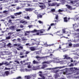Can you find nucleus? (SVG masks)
<instances>
[{
  "instance_id": "f257e3e1",
  "label": "nucleus",
  "mask_w": 79,
  "mask_h": 79,
  "mask_svg": "<svg viewBox=\"0 0 79 79\" xmlns=\"http://www.w3.org/2000/svg\"><path fill=\"white\" fill-rule=\"evenodd\" d=\"M52 57L53 58V60L52 61H44L43 63H46L47 64H50V63L52 62V61H56V63H60V64H64V63H65V61H60V59H58V58L56 57H54L53 56H52Z\"/></svg>"
},
{
  "instance_id": "f03ea898",
  "label": "nucleus",
  "mask_w": 79,
  "mask_h": 79,
  "mask_svg": "<svg viewBox=\"0 0 79 79\" xmlns=\"http://www.w3.org/2000/svg\"><path fill=\"white\" fill-rule=\"evenodd\" d=\"M32 32H37L36 35H44V34H42L45 32V30L43 29L37 30H36L34 29Z\"/></svg>"
},
{
  "instance_id": "7ed1b4c3",
  "label": "nucleus",
  "mask_w": 79,
  "mask_h": 79,
  "mask_svg": "<svg viewBox=\"0 0 79 79\" xmlns=\"http://www.w3.org/2000/svg\"><path fill=\"white\" fill-rule=\"evenodd\" d=\"M58 16L57 15H56V19H55V20L54 21L55 23H52L50 24V26H56V23H58Z\"/></svg>"
},
{
  "instance_id": "20e7f679",
  "label": "nucleus",
  "mask_w": 79,
  "mask_h": 79,
  "mask_svg": "<svg viewBox=\"0 0 79 79\" xmlns=\"http://www.w3.org/2000/svg\"><path fill=\"white\" fill-rule=\"evenodd\" d=\"M3 64H6V65H9L10 64L8 63L7 62H2V63H0V66H2Z\"/></svg>"
},
{
  "instance_id": "39448f33",
  "label": "nucleus",
  "mask_w": 79,
  "mask_h": 79,
  "mask_svg": "<svg viewBox=\"0 0 79 79\" xmlns=\"http://www.w3.org/2000/svg\"><path fill=\"white\" fill-rule=\"evenodd\" d=\"M46 52H47V53H54V50H52V49H50L49 50H46Z\"/></svg>"
},
{
  "instance_id": "423d86ee",
  "label": "nucleus",
  "mask_w": 79,
  "mask_h": 79,
  "mask_svg": "<svg viewBox=\"0 0 79 79\" xmlns=\"http://www.w3.org/2000/svg\"><path fill=\"white\" fill-rule=\"evenodd\" d=\"M22 13V12H17V13H14V15L15 16H18V15H21Z\"/></svg>"
},
{
  "instance_id": "0eeeda50",
  "label": "nucleus",
  "mask_w": 79,
  "mask_h": 79,
  "mask_svg": "<svg viewBox=\"0 0 79 79\" xmlns=\"http://www.w3.org/2000/svg\"><path fill=\"white\" fill-rule=\"evenodd\" d=\"M63 57H64V59H67V60L70 59V57H68V56L67 55H65L64 56H63Z\"/></svg>"
},
{
  "instance_id": "6e6552de",
  "label": "nucleus",
  "mask_w": 79,
  "mask_h": 79,
  "mask_svg": "<svg viewBox=\"0 0 79 79\" xmlns=\"http://www.w3.org/2000/svg\"><path fill=\"white\" fill-rule=\"evenodd\" d=\"M20 23H23V24H26L27 23V22L26 21H24L23 20H21L20 21Z\"/></svg>"
},
{
  "instance_id": "1a4fd4ad",
  "label": "nucleus",
  "mask_w": 79,
  "mask_h": 79,
  "mask_svg": "<svg viewBox=\"0 0 79 79\" xmlns=\"http://www.w3.org/2000/svg\"><path fill=\"white\" fill-rule=\"evenodd\" d=\"M71 69H72L74 71H79V69H78L77 68L75 67H74V68H71Z\"/></svg>"
},
{
  "instance_id": "9d476101",
  "label": "nucleus",
  "mask_w": 79,
  "mask_h": 79,
  "mask_svg": "<svg viewBox=\"0 0 79 79\" xmlns=\"http://www.w3.org/2000/svg\"><path fill=\"white\" fill-rule=\"evenodd\" d=\"M30 49L31 50V51H34V50H35V48L34 47H30Z\"/></svg>"
},
{
  "instance_id": "9b49d317",
  "label": "nucleus",
  "mask_w": 79,
  "mask_h": 79,
  "mask_svg": "<svg viewBox=\"0 0 79 79\" xmlns=\"http://www.w3.org/2000/svg\"><path fill=\"white\" fill-rule=\"evenodd\" d=\"M40 66H39L38 67H34L33 69L34 70H36L37 69H40V68L39 67H40Z\"/></svg>"
},
{
  "instance_id": "f8f14e48",
  "label": "nucleus",
  "mask_w": 79,
  "mask_h": 79,
  "mask_svg": "<svg viewBox=\"0 0 79 79\" xmlns=\"http://www.w3.org/2000/svg\"><path fill=\"white\" fill-rule=\"evenodd\" d=\"M26 11H32V9L31 8H26L25 9Z\"/></svg>"
},
{
  "instance_id": "ddd939ff",
  "label": "nucleus",
  "mask_w": 79,
  "mask_h": 79,
  "mask_svg": "<svg viewBox=\"0 0 79 79\" xmlns=\"http://www.w3.org/2000/svg\"><path fill=\"white\" fill-rule=\"evenodd\" d=\"M66 6L68 8H69V9H71L72 8V7L68 5H66Z\"/></svg>"
},
{
  "instance_id": "4468645a",
  "label": "nucleus",
  "mask_w": 79,
  "mask_h": 79,
  "mask_svg": "<svg viewBox=\"0 0 79 79\" xmlns=\"http://www.w3.org/2000/svg\"><path fill=\"white\" fill-rule=\"evenodd\" d=\"M4 73V74H5V76H6H6H8V75L9 74V73H9V72L8 71H6L5 72V73Z\"/></svg>"
},
{
  "instance_id": "2eb2a0df",
  "label": "nucleus",
  "mask_w": 79,
  "mask_h": 79,
  "mask_svg": "<svg viewBox=\"0 0 79 79\" xmlns=\"http://www.w3.org/2000/svg\"><path fill=\"white\" fill-rule=\"evenodd\" d=\"M73 26L74 27H78V24L75 23L74 24H73Z\"/></svg>"
},
{
  "instance_id": "dca6fc26",
  "label": "nucleus",
  "mask_w": 79,
  "mask_h": 79,
  "mask_svg": "<svg viewBox=\"0 0 79 79\" xmlns=\"http://www.w3.org/2000/svg\"><path fill=\"white\" fill-rule=\"evenodd\" d=\"M25 79H31V77H30V76H25Z\"/></svg>"
},
{
  "instance_id": "f3484780",
  "label": "nucleus",
  "mask_w": 79,
  "mask_h": 79,
  "mask_svg": "<svg viewBox=\"0 0 79 79\" xmlns=\"http://www.w3.org/2000/svg\"><path fill=\"white\" fill-rule=\"evenodd\" d=\"M49 6H55V3H53L52 4H48Z\"/></svg>"
},
{
  "instance_id": "a211bd4d",
  "label": "nucleus",
  "mask_w": 79,
  "mask_h": 79,
  "mask_svg": "<svg viewBox=\"0 0 79 79\" xmlns=\"http://www.w3.org/2000/svg\"><path fill=\"white\" fill-rule=\"evenodd\" d=\"M33 31H26L25 32L26 33H27V34H30V32H32V33H34L35 32H33Z\"/></svg>"
},
{
  "instance_id": "6ab92c4d",
  "label": "nucleus",
  "mask_w": 79,
  "mask_h": 79,
  "mask_svg": "<svg viewBox=\"0 0 79 79\" xmlns=\"http://www.w3.org/2000/svg\"><path fill=\"white\" fill-rule=\"evenodd\" d=\"M10 29H11V30H13L15 29V26H12L10 28Z\"/></svg>"
},
{
  "instance_id": "aec40b11",
  "label": "nucleus",
  "mask_w": 79,
  "mask_h": 79,
  "mask_svg": "<svg viewBox=\"0 0 79 79\" xmlns=\"http://www.w3.org/2000/svg\"><path fill=\"white\" fill-rule=\"evenodd\" d=\"M10 2H11V3H13V2H15V3H17L18 2L15 1V0H10Z\"/></svg>"
},
{
  "instance_id": "412c9836",
  "label": "nucleus",
  "mask_w": 79,
  "mask_h": 79,
  "mask_svg": "<svg viewBox=\"0 0 79 79\" xmlns=\"http://www.w3.org/2000/svg\"><path fill=\"white\" fill-rule=\"evenodd\" d=\"M47 66V65H44L42 67V69H44L45 68H46Z\"/></svg>"
},
{
  "instance_id": "4be33fe9",
  "label": "nucleus",
  "mask_w": 79,
  "mask_h": 79,
  "mask_svg": "<svg viewBox=\"0 0 79 79\" xmlns=\"http://www.w3.org/2000/svg\"><path fill=\"white\" fill-rule=\"evenodd\" d=\"M64 22H68V20H67V18L66 17H64Z\"/></svg>"
},
{
  "instance_id": "5701e85b",
  "label": "nucleus",
  "mask_w": 79,
  "mask_h": 79,
  "mask_svg": "<svg viewBox=\"0 0 79 79\" xmlns=\"http://www.w3.org/2000/svg\"><path fill=\"white\" fill-rule=\"evenodd\" d=\"M64 68V66L56 67L55 68H54V69H56L57 68H59V69H61V68Z\"/></svg>"
},
{
  "instance_id": "b1692460",
  "label": "nucleus",
  "mask_w": 79,
  "mask_h": 79,
  "mask_svg": "<svg viewBox=\"0 0 79 79\" xmlns=\"http://www.w3.org/2000/svg\"><path fill=\"white\" fill-rule=\"evenodd\" d=\"M35 58H36L37 59H38V60H40V59H41V57H39V56H36Z\"/></svg>"
},
{
  "instance_id": "393cba45",
  "label": "nucleus",
  "mask_w": 79,
  "mask_h": 79,
  "mask_svg": "<svg viewBox=\"0 0 79 79\" xmlns=\"http://www.w3.org/2000/svg\"><path fill=\"white\" fill-rule=\"evenodd\" d=\"M11 69L10 68H7V67H6L4 69L5 70H10Z\"/></svg>"
},
{
  "instance_id": "a878e982",
  "label": "nucleus",
  "mask_w": 79,
  "mask_h": 79,
  "mask_svg": "<svg viewBox=\"0 0 79 79\" xmlns=\"http://www.w3.org/2000/svg\"><path fill=\"white\" fill-rule=\"evenodd\" d=\"M39 76H40L42 77V79H45V77H44V75L41 74H39Z\"/></svg>"
},
{
  "instance_id": "bb28decb",
  "label": "nucleus",
  "mask_w": 79,
  "mask_h": 79,
  "mask_svg": "<svg viewBox=\"0 0 79 79\" xmlns=\"http://www.w3.org/2000/svg\"><path fill=\"white\" fill-rule=\"evenodd\" d=\"M40 6L41 8H45V6Z\"/></svg>"
},
{
  "instance_id": "cd10ccee",
  "label": "nucleus",
  "mask_w": 79,
  "mask_h": 79,
  "mask_svg": "<svg viewBox=\"0 0 79 79\" xmlns=\"http://www.w3.org/2000/svg\"><path fill=\"white\" fill-rule=\"evenodd\" d=\"M4 53H5V55H9V52L8 51H5Z\"/></svg>"
},
{
  "instance_id": "c85d7f7f",
  "label": "nucleus",
  "mask_w": 79,
  "mask_h": 79,
  "mask_svg": "<svg viewBox=\"0 0 79 79\" xmlns=\"http://www.w3.org/2000/svg\"><path fill=\"white\" fill-rule=\"evenodd\" d=\"M37 16L38 17L40 18H42V15H41L40 14L37 15Z\"/></svg>"
},
{
  "instance_id": "c756f323",
  "label": "nucleus",
  "mask_w": 79,
  "mask_h": 79,
  "mask_svg": "<svg viewBox=\"0 0 79 79\" xmlns=\"http://www.w3.org/2000/svg\"><path fill=\"white\" fill-rule=\"evenodd\" d=\"M24 18L25 19H30V18H29V16H27V17H24Z\"/></svg>"
},
{
  "instance_id": "7c9ffc66",
  "label": "nucleus",
  "mask_w": 79,
  "mask_h": 79,
  "mask_svg": "<svg viewBox=\"0 0 79 79\" xmlns=\"http://www.w3.org/2000/svg\"><path fill=\"white\" fill-rule=\"evenodd\" d=\"M22 40H23V41H24L25 40H27V39H25L24 38H22Z\"/></svg>"
},
{
  "instance_id": "2f4dec72",
  "label": "nucleus",
  "mask_w": 79,
  "mask_h": 79,
  "mask_svg": "<svg viewBox=\"0 0 79 79\" xmlns=\"http://www.w3.org/2000/svg\"><path fill=\"white\" fill-rule=\"evenodd\" d=\"M33 63L34 64H35V63H37V62H36V61H35V60H34L33 61Z\"/></svg>"
},
{
  "instance_id": "473e14b6",
  "label": "nucleus",
  "mask_w": 79,
  "mask_h": 79,
  "mask_svg": "<svg viewBox=\"0 0 79 79\" xmlns=\"http://www.w3.org/2000/svg\"><path fill=\"white\" fill-rule=\"evenodd\" d=\"M38 22H39V23H40V24H43V22H42L40 20L38 21Z\"/></svg>"
},
{
  "instance_id": "72a5a7b5",
  "label": "nucleus",
  "mask_w": 79,
  "mask_h": 79,
  "mask_svg": "<svg viewBox=\"0 0 79 79\" xmlns=\"http://www.w3.org/2000/svg\"><path fill=\"white\" fill-rule=\"evenodd\" d=\"M32 42H36V40L31 39Z\"/></svg>"
},
{
  "instance_id": "f704fd0d",
  "label": "nucleus",
  "mask_w": 79,
  "mask_h": 79,
  "mask_svg": "<svg viewBox=\"0 0 79 79\" xmlns=\"http://www.w3.org/2000/svg\"><path fill=\"white\" fill-rule=\"evenodd\" d=\"M14 46H19V45H20L18 44H14Z\"/></svg>"
},
{
  "instance_id": "c9c22d12",
  "label": "nucleus",
  "mask_w": 79,
  "mask_h": 79,
  "mask_svg": "<svg viewBox=\"0 0 79 79\" xmlns=\"http://www.w3.org/2000/svg\"><path fill=\"white\" fill-rule=\"evenodd\" d=\"M6 39L7 40L10 39V36L7 37H6Z\"/></svg>"
},
{
  "instance_id": "e433bc0d",
  "label": "nucleus",
  "mask_w": 79,
  "mask_h": 79,
  "mask_svg": "<svg viewBox=\"0 0 79 79\" xmlns=\"http://www.w3.org/2000/svg\"><path fill=\"white\" fill-rule=\"evenodd\" d=\"M21 77H17L16 78H15L16 79H21Z\"/></svg>"
},
{
  "instance_id": "4c0bfd02",
  "label": "nucleus",
  "mask_w": 79,
  "mask_h": 79,
  "mask_svg": "<svg viewBox=\"0 0 79 79\" xmlns=\"http://www.w3.org/2000/svg\"><path fill=\"white\" fill-rule=\"evenodd\" d=\"M55 11V9H52L51 10V11H52V12H54Z\"/></svg>"
},
{
  "instance_id": "58836bf2",
  "label": "nucleus",
  "mask_w": 79,
  "mask_h": 79,
  "mask_svg": "<svg viewBox=\"0 0 79 79\" xmlns=\"http://www.w3.org/2000/svg\"><path fill=\"white\" fill-rule=\"evenodd\" d=\"M21 31V30L20 29H17L16 30V31H17V32H18L19 31Z\"/></svg>"
},
{
  "instance_id": "ea45409f",
  "label": "nucleus",
  "mask_w": 79,
  "mask_h": 79,
  "mask_svg": "<svg viewBox=\"0 0 79 79\" xmlns=\"http://www.w3.org/2000/svg\"><path fill=\"white\" fill-rule=\"evenodd\" d=\"M10 17L11 18H12V19H15V16H13V15L11 16Z\"/></svg>"
},
{
  "instance_id": "a19ab883",
  "label": "nucleus",
  "mask_w": 79,
  "mask_h": 79,
  "mask_svg": "<svg viewBox=\"0 0 79 79\" xmlns=\"http://www.w3.org/2000/svg\"><path fill=\"white\" fill-rule=\"evenodd\" d=\"M11 45V43H9L7 45V46H8L9 47V46H10Z\"/></svg>"
},
{
  "instance_id": "79ce46f5",
  "label": "nucleus",
  "mask_w": 79,
  "mask_h": 79,
  "mask_svg": "<svg viewBox=\"0 0 79 79\" xmlns=\"http://www.w3.org/2000/svg\"><path fill=\"white\" fill-rule=\"evenodd\" d=\"M20 71H21V72H23L24 71V70L23 69H21V70H20Z\"/></svg>"
},
{
  "instance_id": "37998d69",
  "label": "nucleus",
  "mask_w": 79,
  "mask_h": 79,
  "mask_svg": "<svg viewBox=\"0 0 79 79\" xmlns=\"http://www.w3.org/2000/svg\"><path fill=\"white\" fill-rule=\"evenodd\" d=\"M58 11L59 12H62V11H63V10L60 9H59Z\"/></svg>"
},
{
  "instance_id": "c03bdc74",
  "label": "nucleus",
  "mask_w": 79,
  "mask_h": 79,
  "mask_svg": "<svg viewBox=\"0 0 79 79\" xmlns=\"http://www.w3.org/2000/svg\"><path fill=\"white\" fill-rule=\"evenodd\" d=\"M34 12L35 13V14H36V15H38V12H36V10Z\"/></svg>"
},
{
  "instance_id": "a18cd8bd",
  "label": "nucleus",
  "mask_w": 79,
  "mask_h": 79,
  "mask_svg": "<svg viewBox=\"0 0 79 79\" xmlns=\"http://www.w3.org/2000/svg\"><path fill=\"white\" fill-rule=\"evenodd\" d=\"M8 22H9V23H11V20L10 19L9 20Z\"/></svg>"
},
{
  "instance_id": "49530a36",
  "label": "nucleus",
  "mask_w": 79,
  "mask_h": 79,
  "mask_svg": "<svg viewBox=\"0 0 79 79\" xmlns=\"http://www.w3.org/2000/svg\"><path fill=\"white\" fill-rule=\"evenodd\" d=\"M66 31H65V30L64 29L62 30V32L63 33H65Z\"/></svg>"
},
{
  "instance_id": "de8ad7c7",
  "label": "nucleus",
  "mask_w": 79,
  "mask_h": 79,
  "mask_svg": "<svg viewBox=\"0 0 79 79\" xmlns=\"http://www.w3.org/2000/svg\"><path fill=\"white\" fill-rule=\"evenodd\" d=\"M2 45H6L5 43L4 42H3L2 43Z\"/></svg>"
},
{
  "instance_id": "09e8293b",
  "label": "nucleus",
  "mask_w": 79,
  "mask_h": 79,
  "mask_svg": "<svg viewBox=\"0 0 79 79\" xmlns=\"http://www.w3.org/2000/svg\"><path fill=\"white\" fill-rule=\"evenodd\" d=\"M71 3H72V4H74V3H75V2L71 1Z\"/></svg>"
},
{
  "instance_id": "8fccbe9b",
  "label": "nucleus",
  "mask_w": 79,
  "mask_h": 79,
  "mask_svg": "<svg viewBox=\"0 0 79 79\" xmlns=\"http://www.w3.org/2000/svg\"><path fill=\"white\" fill-rule=\"evenodd\" d=\"M20 27L21 28H23V27H24V26H23V25H21L20 26Z\"/></svg>"
},
{
  "instance_id": "3c124183",
  "label": "nucleus",
  "mask_w": 79,
  "mask_h": 79,
  "mask_svg": "<svg viewBox=\"0 0 79 79\" xmlns=\"http://www.w3.org/2000/svg\"><path fill=\"white\" fill-rule=\"evenodd\" d=\"M61 32V30H59L58 31H57V32H56V34L57 33H60Z\"/></svg>"
},
{
  "instance_id": "603ef678",
  "label": "nucleus",
  "mask_w": 79,
  "mask_h": 79,
  "mask_svg": "<svg viewBox=\"0 0 79 79\" xmlns=\"http://www.w3.org/2000/svg\"><path fill=\"white\" fill-rule=\"evenodd\" d=\"M4 24H6V25H8V23H7V22H5Z\"/></svg>"
},
{
  "instance_id": "864d4df0",
  "label": "nucleus",
  "mask_w": 79,
  "mask_h": 79,
  "mask_svg": "<svg viewBox=\"0 0 79 79\" xmlns=\"http://www.w3.org/2000/svg\"><path fill=\"white\" fill-rule=\"evenodd\" d=\"M29 35V34L26 32H25V35Z\"/></svg>"
},
{
  "instance_id": "5fc2aeb1",
  "label": "nucleus",
  "mask_w": 79,
  "mask_h": 79,
  "mask_svg": "<svg viewBox=\"0 0 79 79\" xmlns=\"http://www.w3.org/2000/svg\"><path fill=\"white\" fill-rule=\"evenodd\" d=\"M30 53L29 52V51H26V54H28V53Z\"/></svg>"
},
{
  "instance_id": "6e6d98bb",
  "label": "nucleus",
  "mask_w": 79,
  "mask_h": 79,
  "mask_svg": "<svg viewBox=\"0 0 79 79\" xmlns=\"http://www.w3.org/2000/svg\"><path fill=\"white\" fill-rule=\"evenodd\" d=\"M19 48H21V49H23V47L22 46L19 47Z\"/></svg>"
},
{
  "instance_id": "4d7b16f0",
  "label": "nucleus",
  "mask_w": 79,
  "mask_h": 79,
  "mask_svg": "<svg viewBox=\"0 0 79 79\" xmlns=\"http://www.w3.org/2000/svg\"><path fill=\"white\" fill-rule=\"evenodd\" d=\"M50 29H51V26H50L49 27L48 29V31H49V30Z\"/></svg>"
},
{
  "instance_id": "13d9d810",
  "label": "nucleus",
  "mask_w": 79,
  "mask_h": 79,
  "mask_svg": "<svg viewBox=\"0 0 79 79\" xmlns=\"http://www.w3.org/2000/svg\"><path fill=\"white\" fill-rule=\"evenodd\" d=\"M15 62H16V63H17L18 64H19V61H15Z\"/></svg>"
},
{
  "instance_id": "bf43d9fd",
  "label": "nucleus",
  "mask_w": 79,
  "mask_h": 79,
  "mask_svg": "<svg viewBox=\"0 0 79 79\" xmlns=\"http://www.w3.org/2000/svg\"><path fill=\"white\" fill-rule=\"evenodd\" d=\"M20 55H23V53H22V52H20Z\"/></svg>"
},
{
  "instance_id": "052dcab7",
  "label": "nucleus",
  "mask_w": 79,
  "mask_h": 79,
  "mask_svg": "<svg viewBox=\"0 0 79 79\" xmlns=\"http://www.w3.org/2000/svg\"><path fill=\"white\" fill-rule=\"evenodd\" d=\"M28 27H29V28H31V27L32 25H29L28 26Z\"/></svg>"
},
{
  "instance_id": "680f3d73",
  "label": "nucleus",
  "mask_w": 79,
  "mask_h": 79,
  "mask_svg": "<svg viewBox=\"0 0 79 79\" xmlns=\"http://www.w3.org/2000/svg\"><path fill=\"white\" fill-rule=\"evenodd\" d=\"M73 66V64H70V65L69 66Z\"/></svg>"
},
{
  "instance_id": "e2e57ef3",
  "label": "nucleus",
  "mask_w": 79,
  "mask_h": 79,
  "mask_svg": "<svg viewBox=\"0 0 79 79\" xmlns=\"http://www.w3.org/2000/svg\"><path fill=\"white\" fill-rule=\"evenodd\" d=\"M3 13H7V11L6 10L4 11Z\"/></svg>"
},
{
  "instance_id": "0e129e2a",
  "label": "nucleus",
  "mask_w": 79,
  "mask_h": 79,
  "mask_svg": "<svg viewBox=\"0 0 79 79\" xmlns=\"http://www.w3.org/2000/svg\"><path fill=\"white\" fill-rule=\"evenodd\" d=\"M69 46H71L72 45V44L70 43L69 44Z\"/></svg>"
},
{
  "instance_id": "69168bd1",
  "label": "nucleus",
  "mask_w": 79,
  "mask_h": 79,
  "mask_svg": "<svg viewBox=\"0 0 79 79\" xmlns=\"http://www.w3.org/2000/svg\"><path fill=\"white\" fill-rule=\"evenodd\" d=\"M26 45L27 46V45H29V43H27L26 44Z\"/></svg>"
},
{
  "instance_id": "338daca9",
  "label": "nucleus",
  "mask_w": 79,
  "mask_h": 79,
  "mask_svg": "<svg viewBox=\"0 0 79 79\" xmlns=\"http://www.w3.org/2000/svg\"><path fill=\"white\" fill-rule=\"evenodd\" d=\"M20 58H24V56H20Z\"/></svg>"
},
{
  "instance_id": "774afa93",
  "label": "nucleus",
  "mask_w": 79,
  "mask_h": 79,
  "mask_svg": "<svg viewBox=\"0 0 79 79\" xmlns=\"http://www.w3.org/2000/svg\"><path fill=\"white\" fill-rule=\"evenodd\" d=\"M27 67L28 68H31V66L30 65H28Z\"/></svg>"
}]
</instances>
